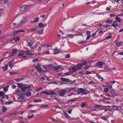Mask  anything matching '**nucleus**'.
I'll list each match as a JSON object with an SVG mask.
<instances>
[{"label": "nucleus", "mask_w": 123, "mask_h": 123, "mask_svg": "<svg viewBox=\"0 0 123 123\" xmlns=\"http://www.w3.org/2000/svg\"><path fill=\"white\" fill-rule=\"evenodd\" d=\"M112 37V36H107L106 37V39H110Z\"/></svg>", "instance_id": "nucleus-60"}, {"label": "nucleus", "mask_w": 123, "mask_h": 123, "mask_svg": "<svg viewBox=\"0 0 123 123\" xmlns=\"http://www.w3.org/2000/svg\"><path fill=\"white\" fill-rule=\"evenodd\" d=\"M122 43L123 42H122L120 41L116 43V44L117 45V46L119 47L120 46H121Z\"/></svg>", "instance_id": "nucleus-15"}, {"label": "nucleus", "mask_w": 123, "mask_h": 123, "mask_svg": "<svg viewBox=\"0 0 123 123\" xmlns=\"http://www.w3.org/2000/svg\"><path fill=\"white\" fill-rule=\"evenodd\" d=\"M6 98L7 99H8L9 98V96L8 95H4L2 98V99H4Z\"/></svg>", "instance_id": "nucleus-26"}, {"label": "nucleus", "mask_w": 123, "mask_h": 123, "mask_svg": "<svg viewBox=\"0 0 123 123\" xmlns=\"http://www.w3.org/2000/svg\"><path fill=\"white\" fill-rule=\"evenodd\" d=\"M43 68L44 69H48V67L47 66V65H45L43 66Z\"/></svg>", "instance_id": "nucleus-63"}, {"label": "nucleus", "mask_w": 123, "mask_h": 123, "mask_svg": "<svg viewBox=\"0 0 123 123\" xmlns=\"http://www.w3.org/2000/svg\"><path fill=\"white\" fill-rule=\"evenodd\" d=\"M65 92H68L70 91V89L69 88H66L64 90Z\"/></svg>", "instance_id": "nucleus-32"}, {"label": "nucleus", "mask_w": 123, "mask_h": 123, "mask_svg": "<svg viewBox=\"0 0 123 123\" xmlns=\"http://www.w3.org/2000/svg\"><path fill=\"white\" fill-rule=\"evenodd\" d=\"M8 65L7 64L5 65V66L3 67V69L5 71H6L7 69Z\"/></svg>", "instance_id": "nucleus-24"}, {"label": "nucleus", "mask_w": 123, "mask_h": 123, "mask_svg": "<svg viewBox=\"0 0 123 123\" xmlns=\"http://www.w3.org/2000/svg\"><path fill=\"white\" fill-rule=\"evenodd\" d=\"M20 38L19 37H14L13 38L12 40H14L15 41L17 42L19 41L20 40Z\"/></svg>", "instance_id": "nucleus-14"}, {"label": "nucleus", "mask_w": 123, "mask_h": 123, "mask_svg": "<svg viewBox=\"0 0 123 123\" xmlns=\"http://www.w3.org/2000/svg\"><path fill=\"white\" fill-rule=\"evenodd\" d=\"M67 36L68 37H71V38H72L74 36L72 34H68L67 35Z\"/></svg>", "instance_id": "nucleus-49"}, {"label": "nucleus", "mask_w": 123, "mask_h": 123, "mask_svg": "<svg viewBox=\"0 0 123 123\" xmlns=\"http://www.w3.org/2000/svg\"><path fill=\"white\" fill-rule=\"evenodd\" d=\"M34 101L36 102H40L41 101V100H38L37 99H36L34 100Z\"/></svg>", "instance_id": "nucleus-45"}, {"label": "nucleus", "mask_w": 123, "mask_h": 123, "mask_svg": "<svg viewBox=\"0 0 123 123\" xmlns=\"http://www.w3.org/2000/svg\"><path fill=\"white\" fill-rule=\"evenodd\" d=\"M3 90L5 92H6L8 91V88L7 87H4L3 88Z\"/></svg>", "instance_id": "nucleus-46"}, {"label": "nucleus", "mask_w": 123, "mask_h": 123, "mask_svg": "<svg viewBox=\"0 0 123 123\" xmlns=\"http://www.w3.org/2000/svg\"><path fill=\"white\" fill-rule=\"evenodd\" d=\"M123 55V51L121 52H119L118 54L117 55Z\"/></svg>", "instance_id": "nucleus-58"}, {"label": "nucleus", "mask_w": 123, "mask_h": 123, "mask_svg": "<svg viewBox=\"0 0 123 123\" xmlns=\"http://www.w3.org/2000/svg\"><path fill=\"white\" fill-rule=\"evenodd\" d=\"M82 66L81 63H80L79 64H77L76 65L78 69H80L81 68V67Z\"/></svg>", "instance_id": "nucleus-19"}, {"label": "nucleus", "mask_w": 123, "mask_h": 123, "mask_svg": "<svg viewBox=\"0 0 123 123\" xmlns=\"http://www.w3.org/2000/svg\"><path fill=\"white\" fill-rule=\"evenodd\" d=\"M72 110H67V111L68 112V113L69 114H71V113Z\"/></svg>", "instance_id": "nucleus-62"}, {"label": "nucleus", "mask_w": 123, "mask_h": 123, "mask_svg": "<svg viewBox=\"0 0 123 123\" xmlns=\"http://www.w3.org/2000/svg\"><path fill=\"white\" fill-rule=\"evenodd\" d=\"M9 67L10 68H12L13 66V65H12V62H9Z\"/></svg>", "instance_id": "nucleus-48"}, {"label": "nucleus", "mask_w": 123, "mask_h": 123, "mask_svg": "<svg viewBox=\"0 0 123 123\" xmlns=\"http://www.w3.org/2000/svg\"><path fill=\"white\" fill-rule=\"evenodd\" d=\"M28 43V45L29 46H31L33 44V42L31 40H29L27 41Z\"/></svg>", "instance_id": "nucleus-12"}, {"label": "nucleus", "mask_w": 123, "mask_h": 123, "mask_svg": "<svg viewBox=\"0 0 123 123\" xmlns=\"http://www.w3.org/2000/svg\"><path fill=\"white\" fill-rule=\"evenodd\" d=\"M108 89L107 88H106L104 89V92H107L108 91Z\"/></svg>", "instance_id": "nucleus-56"}, {"label": "nucleus", "mask_w": 123, "mask_h": 123, "mask_svg": "<svg viewBox=\"0 0 123 123\" xmlns=\"http://www.w3.org/2000/svg\"><path fill=\"white\" fill-rule=\"evenodd\" d=\"M72 73H73L74 72H75L77 70V69L75 67H73L72 68Z\"/></svg>", "instance_id": "nucleus-34"}, {"label": "nucleus", "mask_w": 123, "mask_h": 123, "mask_svg": "<svg viewBox=\"0 0 123 123\" xmlns=\"http://www.w3.org/2000/svg\"><path fill=\"white\" fill-rule=\"evenodd\" d=\"M77 34L79 36H82V33L80 32H78Z\"/></svg>", "instance_id": "nucleus-64"}, {"label": "nucleus", "mask_w": 123, "mask_h": 123, "mask_svg": "<svg viewBox=\"0 0 123 123\" xmlns=\"http://www.w3.org/2000/svg\"><path fill=\"white\" fill-rule=\"evenodd\" d=\"M24 84H23V83H22V84H21V83H17V85L19 87H21V88L22 87L23 85Z\"/></svg>", "instance_id": "nucleus-38"}, {"label": "nucleus", "mask_w": 123, "mask_h": 123, "mask_svg": "<svg viewBox=\"0 0 123 123\" xmlns=\"http://www.w3.org/2000/svg\"><path fill=\"white\" fill-rule=\"evenodd\" d=\"M43 89V88L42 87H41L39 88H37L35 89V91L36 92H38L40 90H42Z\"/></svg>", "instance_id": "nucleus-33"}, {"label": "nucleus", "mask_w": 123, "mask_h": 123, "mask_svg": "<svg viewBox=\"0 0 123 123\" xmlns=\"http://www.w3.org/2000/svg\"><path fill=\"white\" fill-rule=\"evenodd\" d=\"M82 64L83 65H84L86 64V61H82Z\"/></svg>", "instance_id": "nucleus-51"}, {"label": "nucleus", "mask_w": 123, "mask_h": 123, "mask_svg": "<svg viewBox=\"0 0 123 123\" xmlns=\"http://www.w3.org/2000/svg\"><path fill=\"white\" fill-rule=\"evenodd\" d=\"M25 94L23 92H19V98H21V97H22V98H20V99L22 100L24 98V97L25 96Z\"/></svg>", "instance_id": "nucleus-9"}, {"label": "nucleus", "mask_w": 123, "mask_h": 123, "mask_svg": "<svg viewBox=\"0 0 123 123\" xmlns=\"http://www.w3.org/2000/svg\"><path fill=\"white\" fill-rule=\"evenodd\" d=\"M39 73H41V72H43L45 71V70L41 68V67L38 70V71Z\"/></svg>", "instance_id": "nucleus-28"}, {"label": "nucleus", "mask_w": 123, "mask_h": 123, "mask_svg": "<svg viewBox=\"0 0 123 123\" xmlns=\"http://www.w3.org/2000/svg\"><path fill=\"white\" fill-rule=\"evenodd\" d=\"M64 114L65 117L68 118H70V117L69 116L68 114L67 113H64Z\"/></svg>", "instance_id": "nucleus-35"}, {"label": "nucleus", "mask_w": 123, "mask_h": 123, "mask_svg": "<svg viewBox=\"0 0 123 123\" xmlns=\"http://www.w3.org/2000/svg\"><path fill=\"white\" fill-rule=\"evenodd\" d=\"M102 106L101 105H96L95 106L96 107H101Z\"/></svg>", "instance_id": "nucleus-54"}, {"label": "nucleus", "mask_w": 123, "mask_h": 123, "mask_svg": "<svg viewBox=\"0 0 123 123\" xmlns=\"http://www.w3.org/2000/svg\"><path fill=\"white\" fill-rule=\"evenodd\" d=\"M89 68V66L88 65H86L85 66L84 69L85 70L88 69Z\"/></svg>", "instance_id": "nucleus-55"}, {"label": "nucleus", "mask_w": 123, "mask_h": 123, "mask_svg": "<svg viewBox=\"0 0 123 123\" xmlns=\"http://www.w3.org/2000/svg\"><path fill=\"white\" fill-rule=\"evenodd\" d=\"M43 46L45 47H51V45H48L47 44H45V45H43Z\"/></svg>", "instance_id": "nucleus-61"}, {"label": "nucleus", "mask_w": 123, "mask_h": 123, "mask_svg": "<svg viewBox=\"0 0 123 123\" xmlns=\"http://www.w3.org/2000/svg\"><path fill=\"white\" fill-rule=\"evenodd\" d=\"M17 52V51L15 49H13L12 51V53H10V54H11V53H13V54H12L11 55L12 56H13V54H14L15 53H16Z\"/></svg>", "instance_id": "nucleus-18"}, {"label": "nucleus", "mask_w": 123, "mask_h": 123, "mask_svg": "<svg viewBox=\"0 0 123 123\" xmlns=\"http://www.w3.org/2000/svg\"><path fill=\"white\" fill-rule=\"evenodd\" d=\"M2 112H4L6 111L7 110V108H6L5 106H4L2 107Z\"/></svg>", "instance_id": "nucleus-17"}, {"label": "nucleus", "mask_w": 123, "mask_h": 123, "mask_svg": "<svg viewBox=\"0 0 123 123\" xmlns=\"http://www.w3.org/2000/svg\"><path fill=\"white\" fill-rule=\"evenodd\" d=\"M101 118L102 119L104 120L105 121H106L107 118L105 117H101Z\"/></svg>", "instance_id": "nucleus-59"}, {"label": "nucleus", "mask_w": 123, "mask_h": 123, "mask_svg": "<svg viewBox=\"0 0 123 123\" xmlns=\"http://www.w3.org/2000/svg\"><path fill=\"white\" fill-rule=\"evenodd\" d=\"M50 118L52 121H53L55 122H57L58 121V120H57L56 119H55L52 117H50Z\"/></svg>", "instance_id": "nucleus-44"}, {"label": "nucleus", "mask_w": 123, "mask_h": 123, "mask_svg": "<svg viewBox=\"0 0 123 123\" xmlns=\"http://www.w3.org/2000/svg\"><path fill=\"white\" fill-rule=\"evenodd\" d=\"M112 26L114 27L115 28H116L117 27V22L116 21H114L112 24Z\"/></svg>", "instance_id": "nucleus-13"}, {"label": "nucleus", "mask_w": 123, "mask_h": 123, "mask_svg": "<svg viewBox=\"0 0 123 123\" xmlns=\"http://www.w3.org/2000/svg\"><path fill=\"white\" fill-rule=\"evenodd\" d=\"M97 77L99 79H101L100 80L102 81L103 80V78H102L99 74H97Z\"/></svg>", "instance_id": "nucleus-23"}, {"label": "nucleus", "mask_w": 123, "mask_h": 123, "mask_svg": "<svg viewBox=\"0 0 123 123\" xmlns=\"http://www.w3.org/2000/svg\"><path fill=\"white\" fill-rule=\"evenodd\" d=\"M47 25V24H43L42 23H40L38 24V27L41 28H43L44 27H45Z\"/></svg>", "instance_id": "nucleus-11"}, {"label": "nucleus", "mask_w": 123, "mask_h": 123, "mask_svg": "<svg viewBox=\"0 0 123 123\" xmlns=\"http://www.w3.org/2000/svg\"><path fill=\"white\" fill-rule=\"evenodd\" d=\"M112 22V20H107L106 21V23H108V24H111V23Z\"/></svg>", "instance_id": "nucleus-37"}, {"label": "nucleus", "mask_w": 123, "mask_h": 123, "mask_svg": "<svg viewBox=\"0 0 123 123\" xmlns=\"http://www.w3.org/2000/svg\"><path fill=\"white\" fill-rule=\"evenodd\" d=\"M60 68V66H55L54 67V69L55 70H58Z\"/></svg>", "instance_id": "nucleus-29"}, {"label": "nucleus", "mask_w": 123, "mask_h": 123, "mask_svg": "<svg viewBox=\"0 0 123 123\" xmlns=\"http://www.w3.org/2000/svg\"><path fill=\"white\" fill-rule=\"evenodd\" d=\"M19 10L21 12L25 11L27 8L26 6L22 5L19 6Z\"/></svg>", "instance_id": "nucleus-4"}, {"label": "nucleus", "mask_w": 123, "mask_h": 123, "mask_svg": "<svg viewBox=\"0 0 123 123\" xmlns=\"http://www.w3.org/2000/svg\"><path fill=\"white\" fill-rule=\"evenodd\" d=\"M86 105V103L84 102H82L81 103V105H80L82 107H83L85 106Z\"/></svg>", "instance_id": "nucleus-43"}, {"label": "nucleus", "mask_w": 123, "mask_h": 123, "mask_svg": "<svg viewBox=\"0 0 123 123\" xmlns=\"http://www.w3.org/2000/svg\"><path fill=\"white\" fill-rule=\"evenodd\" d=\"M37 32L38 33L41 34L43 33V29L40 28L39 27H37Z\"/></svg>", "instance_id": "nucleus-10"}, {"label": "nucleus", "mask_w": 123, "mask_h": 123, "mask_svg": "<svg viewBox=\"0 0 123 123\" xmlns=\"http://www.w3.org/2000/svg\"><path fill=\"white\" fill-rule=\"evenodd\" d=\"M20 32V30H16L13 33V35L14 36L16 34Z\"/></svg>", "instance_id": "nucleus-22"}, {"label": "nucleus", "mask_w": 123, "mask_h": 123, "mask_svg": "<svg viewBox=\"0 0 123 123\" xmlns=\"http://www.w3.org/2000/svg\"><path fill=\"white\" fill-rule=\"evenodd\" d=\"M38 59L37 58L35 59H33L32 60V62H36L37 61H38Z\"/></svg>", "instance_id": "nucleus-53"}, {"label": "nucleus", "mask_w": 123, "mask_h": 123, "mask_svg": "<svg viewBox=\"0 0 123 123\" xmlns=\"http://www.w3.org/2000/svg\"><path fill=\"white\" fill-rule=\"evenodd\" d=\"M59 95L61 97L64 96L65 93V92L64 90H62L61 91H60L58 92Z\"/></svg>", "instance_id": "nucleus-8"}, {"label": "nucleus", "mask_w": 123, "mask_h": 123, "mask_svg": "<svg viewBox=\"0 0 123 123\" xmlns=\"http://www.w3.org/2000/svg\"><path fill=\"white\" fill-rule=\"evenodd\" d=\"M31 85H27L26 84H24L23 85L22 87L21 88V90L23 91H24L26 89H29V90L28 91H32V89H31Z\"/></svg>", "instance_id": "nucleus-1"}, {"label": "nucleus", "mask_w": 123, "mask_h": 123, "mask_svg": "<svg viewBox=\"0 0 123 123\" xmlns=\"http://www.w3.org/2000/svg\"><path fill=\"white\" fill-rule=\"evenodd\" d=\"M24 54V51H22V52L18 54V56L19 57V56H22Z\"/></svg>", "instance_id": "nucleus-36"}, {"label": "nucleus", "mask_w": 123, "mask_h": 123, "mask_svg": "<svg viewBox=\"0 0 123 123\" xmlns=\"http://www.w3.org/2000/svg\"><path fill=\"white\" fill-rule=\"evenodd\" d=\"M116 13H111L110 14V16L111 17H113L116 16Z\"/></svg>", "instance_id": "nucleus-39"}, {"label": "nucleus", "mask_w": 123, "mask_h": 123, "mask_svg": "<svg viewBox=\"0 0 123 123\" xmlns=\"http://www.w3.org/2000/svg\"><path fill=\"white\" fill-rule=\"evenodd\" d=\"M77 91V93L78 94H80L81 93L82 95L87 94V93L82 88L78 89Z\"/></svg>", "instance_id": "nucleus-3"}, {"label": "nucleus", "mask_w": 123, "mask_h": 123, "mask_svg": "<svg viewBox=\"0 0 123 123\" xmlns=\"http://www.w3.org/2000/svg\"><path fill=\"white\" fill-rule=\"evenodd\" d=\"M4 95V93L3 91L0 92V96H3Z\"/></svg>", "instance_id": "nucleus-40"}, {"label": "nucleus", "mask_w": 123, "mask_h": 123, "mask_svg": "<svg viewBox=\"0 0 123 123\" xmlns=\"http://www.w3.org/2000/svg\"><path fill=\"white\" fill-rule=\"evenodd\" d=\"M31 92H27L25 94V96L27 97H28L29 96H31Z\"/></svg>", "instance_id": "nucleus-31"}, {"label": "nucleus", "mask_w": 123, "mask_h": 123, "mask_svg": "<svg viewBox=\"0 0 123 123\" xmlns=\"http://www.w3.org/2000/svg\"><path fill=\"white\" fill-rule=\"evenodd\" d=\"M115 19L116 21H117L119 23L121 21V19L118 16L116 17L115 18Z\"/></svg>", "instance_id": "nucleus-16"}, {"label": "nucleus", "mask_w": 123, "mask_h": 123, "mask_svg": "<svg viewBox=\"0 0 123 123\" xmlns=\"http://www.w3.org/2000/svg\"><path fill=\"white\" fill-rule=\"evenodd\" d=\"M42 92H43V93L46 94V95H49V93L48 92L46 91H42Z\"/></svg>", "instance_id": "nucleus-42"}, {"label": "nucleus", "mask_w": 123, "mask_h": 123, "mask_svg": "<svg viewBox=\"0 0 123 123\" xmlns=\"http://www.w3.org/2000/svg\"><path fill=\"white\" fill-rule=\"evenodd\" d=\"M23 79L21 78H20L19 79H17L16 80H15L17 82L18 81L20 80H23Z\"/></svg>", "instance_id": "nucleus-57"}, {"label": "nucleus", "mask_w": 123, "mask_h": 123, "mask_svg": "<svg viewBox=\"0 0 123 123\" xmlns=\"http://www.w3.org/2000/svg\"><path fill=\"white\" fill-rule=\"evenodd\" d=\"M39 20L38 18H37L34 19L33 21L34 23H36L38 22Z\"/></svg>", "instance_id": "nucleus-27"}, {"label": "nucleus", "mask_w": 123, "mask_h": 123, "mask_svg": "<svg viewBox=\"0 0 123 123\" xmlns=\"http://www.w3.org/2000/svg\"><path fill=\"white\" fill-rule=\"evenodd\" d=\"M13 103L12 101H11L9 102H5L4 104L6 105L11 104L12 103Z\"/></svg>", "instance_id": "nucleus-30"}, {"label": "nucleus", "mask_w": 123, "mask_h": 123, "mask_svg": "<svg viewBox=\"0 0 123 123\" xmlns=\"http://www.w3.org/2000/svg\"><path fill=\"white\" fill-rule=\"evenodd\" d=\"M24 53L26 55H33L34 54L32 53L31 52V50H26L24 51Z\"/></svg>", "instance_id": "nucleus-7"}, {"label": "nucleus", "mask_w": 123, "mask_h": 123, "mask_svg": "<svg viewBox=\"0 0 123 123\" xmlns=\"http://www.w3.org/2000/svg\"><path fill=\"white\" fill-rule=\"evenodd\" d=\"M91 37V36L90 35H88L86 38V40H87L89 39Z\"/></svg>", "instance_id": "nucleus-52"}, {"label": "nucleus", "mask_w": 123, "mask_h": 123, "mask_svg": "<svg viewBox=\"0 0 123 123\" xmlns=\"http://www.w3.org/2000/svg\"><path fill=\"white\" fill-rule=\"evenodd\" d=\"M104 63H103L102 62L100 61L97 62L96 64L95 65V66L96 67H98L99 68H102L103 65Z\"/></svg>", "instance_id": "nucleus-6"}, {"label": "nucleus", "mask_w": 123, "mask_h": 123, "mask_svg": "<svg viewBox=\"0 0 123 123\" xmlns=\"http://www.w3.org/2000/svg\"><path fill=\"white\" fill-rule=\"evenodd\" d=\"M26 17H22V20L20 21L18 25H22L25 23V22L26 21Z\"/></svg>", "instance_id": "nucleus-5"}, {"label": "nucleus", "mask_w": 123, "mask_h": 123, "mask_svg": "<svg viewBox=\"0 0 123 123\" xmlns=\"http://www.w3.org/2000/svg\"><path fill=\"white\" fill-rule=\"evenodd\" d=\"M49 95H56V93L54 91H51L49 93Z\"/></svg>", "instance_id": "nucleus-25"}, {"label": "nucleus", "mask_w": 123, "mask_h": 123, "mask_svg": "<svg viewBox=\"0 0 123 123\" xmlns=\"http://www.w3.org/2000/svg\"><path fill=\"white\" fill-rule=\"evenodd\" d=\"M34 116V115L32 114L30 116H28V117L29 119H31V118H32Z\"/></svg>", "instance_id": "nucleus-47"}, {"label": "nucleus", "mask_w": 123, "mask_h": 123, "mask_svg": "<svg viewBox=\"0 0 123 123\" xmlns=\"http://www.w3.org/2000/svg\"><path fill=\"white\" fill-rule=\"evenodd\" d=\"M37 30V28H36L33 29H31L30 30V31L31 32H33L35 31H36Z\"/></svg>", "instance_id": "nucleus-41"}, {"label": "nucleus", "mask_w": 123, "mask_h": 123, "mask_svg": "<svg viewBox=\"0 0 123 123\" xmlns=\"http://www.w3.org/2000/svg\"><path fill=\"white\" fill-rule=\"evenodd\" d=\"M35 67L36 68L37 70L38 71V70L41 67L40 65L39 64H38L37 66H35Z\"/></svg>", "instance_id": "nucleus-20"}, {"label": "nucleus", "mask_w": 123, "mask_h": 123, "mask_svg": "<svg viewBox=\"0 0 123 123\" xmlns=\"http://www.w3.org/2000/svg\"><path fill=\"white\" fill-rule=\"evenodd\" d=\"M70 57V55L69 54H68L66 55L65 56V58H69Z\"/></svg>", "instance_id": "nucleus-50"}, {"label": "nucleus", "mask_w": 123, "mask_h": 123, "mask_svg": "<svg viewBox=\"0 0 123 123\" xmlns=\"http://www.w3.org/2000/svg\"><path fill=\"white\" fill-rule=\"evenodd\" d=\"M60 79L63 82V83H62V84H65L68 83L71 84L73 82L72 81H71L68 78H61Z\"/></svg>", "instance_id": "nucleus-2"}, {"label": "nucleus", "mask_w": 123, "mask_h": 123, "mask_svg": "<svg viewBox=\"0 0 123 123\" xmlns=\"http://www.w3.org/2000/svg\"><path fill=\"white\" fill-rule=\"evenodd\" d=\"M42 0H38L37 1H36V0H33L36 4L40 3Z\"/></svg>", "instance_id": "nucleus-21"}]
</instances>
